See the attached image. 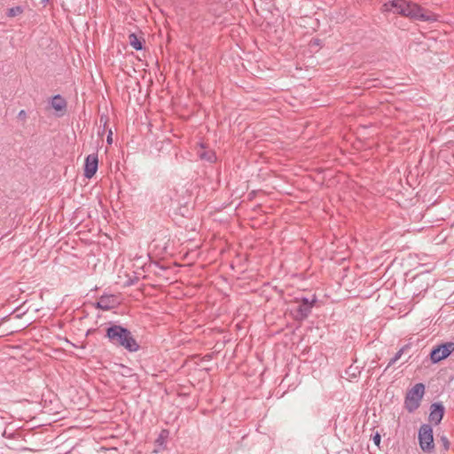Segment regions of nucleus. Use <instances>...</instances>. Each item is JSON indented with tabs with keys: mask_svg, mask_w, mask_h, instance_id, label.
Instances as JSON below:
<instances>
[{
	"mask_svg": "<svg viewBox=\"0 0 454 454\" xmlns=\"http://www.w3.org/2000/svg\"><path fill=\"white\" fill-rule=\"evenodd\" d=\"M105 337L113 346L122 348L131 353L137 352L140 348L131 332L121 325L108 326Z\"/></svg>",
	"mask_w": 454,
	"mask_h": 454,
	"instance_id": "nucleus-1",
	"label": "nucleus"
},
{
	"mask_svg": "<svg viewBox=\"0 0 454 454\" xmlns=\"http://www.w3.org/2000/svg\"><path fill=\"white\" fill-rule=\"evenodd\" d=\"M394 12L411 18H414L422 21H429L434 20L430 12L417 4L407 2L405 0H393L390 2Z\"/></svg>",
	"mask_w": 454,
	"mask_h": 454,
	"instance_id": "nucleus-2",
	"label": "nucleus"
},
{
	"mask_svg": "<svg viewBox=\"0 0 454 454\" xmlns=\"http://www.w3.org/2000/svg\"><path fill=\"white\" fill-rule=\"evenodd\" d=\"M424 393L423 383H417L408 390L404 398V407L409 412H413L419 407Z\"/></svg>",
	"mask_w": 454,
	"mask_h": 454,
	"instance_id": "nucleus-3",
	"label": "nucleus"
},
{
	"mask_svg": "<svg viewBox=\"0 0 454 454\" xmlns=\"http://www.w3.org/2000/svg\"><path fill=\"white\" fill-rule=\"evenodd\" d=\"M317 301V298L315 295L312 296V299H309L306 297L296 298V302L298 306L294 309L293 315L294 318L296 321H303L305 320L311 313L312 308Z\"/></svg>",
	"mask_w": 454,
	"mask_h": 454,
	"instance_id": "nucleus-4",
	"label": "nucleus"
},
{
	"mask_svg": "<svg viewBox=\"0 0 454 454\" xmlns=\"http://www.w3.org/2000/svg\"><path fill=\"white\" fill-rule=\"evenodd\" d=\"M418 437L419 446L424 452L432 453L434 450L433 429L430 425L423 424L419 429Z\"/></svg>",
	"mask_w": 454,
	"mask_h": 454,
	"instance_id": "nucleus-5",
	"label": "nucleus"
},
{
	"mask_svg": "<svg viewBox=\"0 0 454 454\" xmlns=\"http://www.w3.org/2000/svg\"><path fill=\"white\" fill-rule=\"evenodd\" d=\"M454 351V342L448 341L434 347L430 352V359L433 364L447 358Z\"/></svg>",
	"mask_w": 454,
	"mask_h": 454,
	"instance_id": "nucleus-6",
	"label": "nucleus"
},
{
	"mask_svg": "<svg viewBox=\"0 0 454 454\" xmlns=\"http://www.w3.org/2000/svg\"><path fill=\"white\" fill-rule=\"evenodd\" d=\"M120 304L116 296L114 294H102L96 302L95 307L104 311L116 308Z\"/></svg>",
	"mask_w": 454,
	"mask_h": 454,
	"instance_id": "nucleus-7",
	"label": "nucleus"
},
{
	"mask_svg": "<svg viewBox=\"0 0 454 454\" xmlns=\"http://www.w3.org/2000/svg\"><path fill=\"white\" fill-rule=\"evenodd\" d=\"M98 154H89L85 159L84 176L91 178L98 170Z\"/></svg>",
	"mask_w": 454,
	"mask_h": 454,
	"instance_id": "nucleus-8",
	"label": "nucleus"
},
{
	"mask_svg": "<svg viewBox=\"0 0 454 454\" xmlns=\"http://www.w3.org/2000/svg\"><path fill=\"white\" fill-rule=\"evenodd\" d=\"M444 406L442 403H434L430 406L429 420L434 425H438L444 415Z\"/></svg>",
	"mask_w": 454,
	"mask_h": 454,
	"instance_id": "nucleus-9",
	"label": "nucleus"
},
{
	"mask_svg": "<svg viewBox=\"0 0 454 454\" xmlns=\"http://www.w3.org/2000/svg\"><path fill=\"white\" fill-rule=\"evenodd\" d=\"M51 107L55 109L57 112L64 113L67 109V101L60 95H56L51 98ZM60 115H63L61 114Z\"/></svg>",
	"mask_w": 454,
	"mask_h": 454,
	"instance_id": "nucleus-10",
	"label": "nucleus"
},
{
	"mask_svg": "<svg viewBox=\"0 0 454 454\" xmlns=\"http://www.w3.org/2000/svg\"><path fill=\"white\" fill-rule=\"evenodd\" d=\"M198 155L200 160H206L210 163L215 162L216 160L215 152L210 151V150L207 151L204 149V147H202L201 151L198 152Z\"/></svg>",
	"mask_w": 454,
	"mask_h": 454,
	"instance_id": "nucleus-11",
	"label": "nucleus"
},
{
	"mask_svg": "<svg viewBox=\"0 0 454 454\" xmlns=\"http://www.w3.org/2000/svg\"><path fill=\"white\" fill-rule=\"evenodd\" d=\"M129 43L136 51L143 49L142 41L134 33L129 35Z\"/></svg>",
	"mask_w": 454,
	"mask_h": 454,
	"instance_id": "nucleus-12",
	"label": "nucleus"
},
{
	"mask_svg": "<svg viewBox=\"0 0 454 454\" xmlns=\"http://www.w3.org/2000/svg\"><path fill=\"white\" fill-rule=\"evenodd\" d=\"M23 12V8L21 6H15L8 9L7 16L8 17H16Z\"/></svg>",
	"mask_w": 454,
	"mask_h": 454,
	"instance_id": "nucleus-13",
	"label": "nucleus"
},
{
	"mask_svg": "<svg viewBox=\"0 0 454 454\" xmlns=\"http://www.w3.org/2000/svg\"><path fill=\"white\" fill-rule=\"evenodd\" d=\"M168 435V430H162L160 432V434H159L157 440H156V442L159 444V445H163Z\"/></svg>",
	"mask_w": 454,
	"mask_h": 454,
	"instance_id": "nucleus-14",
	"label": "nucleus"
},
{
	"mask_svg": "<svg viewBox=\"0 0 454 454\" xmlns=\"http://www.w3.org/2000/svg\"><path fill=\"white\" fill-rule=\"evenodd\" d=\"M410 348V345H404L403 348H401L396 353L395 355L394 356L395 357V359L399 360L401 358V356H403V354L404 353V351L406 349Z\"/></svg>",
	"mask_w": 454,
	"mask_h": 454,
	"instance_id": "nucleus-15",
	"label": "nucleus"
},
{
	"mask_svg": "<svg viewBox=\"0 0 454 454\" xmlns=\"http://www.w3.org/2000/svg\"><path fill=\"white\" fill-rule=\"evenodd\" d=\"M372 441L376 446L380 447L381 436L378 432L373 435Z\"/></svg>",
	"mask_w": 454,
	"mask_h": 454,
	"instance_id": "nucleus-16",
	"label": "nucleus"
},
{
	"mask_svg": "<svg viewBox=\"0 0 454 454\" xmlns=\"http://www.w3.org/2000/svg\"><path fill=\"white\" fill-rule=\"evenodd\" d=\"M441 441H442V445H443L444 450H449V448H450V442H449V441H448L447 437H446V436H442V437H441Z\"/></svg>",
	"mask_w": 454,
	"mask_h": 454,
	"instance_id": "nucleus-17",
	"label": "nucleus"
},
{
	"mask_svg": "<svg viewBox=\"0 0 454 454\" xmlns=\"http://www.w3.org/2000/svg\"><path fill=\"white\" fill-rule=\"evenodd\" d=\"M18 118L21 121H26L27 120V113L25 110H20L18 114Z\"/></svg>",
	"mask_w": 454,
	"mask_h": 454,
	"instance_id": "nucleus-18",
	"label": "nucleus"
},
{
	"mask_svg": "<svg viewBox=\"0 0 454 454\" xmlns=\"http://www.w3.org/2000/svg\"><path fill=\"white\" fill-rule=\"evenodd\" d=\"M396 361H397V359H395V356H393V357L390 359V361H389V363H388V364H387V368L385 369V371H387V368H389V367H390V366H392L394 364H395V363H396Z\"/></svg>",
	"mask_w": 454,
	"mask_h": 454,
	"instance_id": "nucleus-19",
	"label": "nucleus"
},
{
	"mask_svg": "<svg viewBox=\"0 0 454 454\" xmlns=\"http://www.w3.org/2000/svg\"><path fill=\"white\" fill-rule=\"evenodd\" d=\"M396 361H397V359H395V356H393V357L390 359V361H389V363H388V364H387V368L385 369V371H387V368H389V367H390V366H392L394 364H395V363H396Z\"/></svg>",
	"mask_w": 454,
	"mask_h": 454,
	"instance_id": "nucleus-20",
	"label": "nucleus"
},
{
	"mask_svg": "<svg viewBox=\"0 0 454 454\" xmlns=\"http://www.w3.org/2000/svg\"><path fill=\"white\" fill-rule=\"evenodd\" d=\"M112 135H113V133H112V131L110 130V131H109V133H108V135H107V143H108V144H111V143H112Z\"/></svg>",
	"mask_w": 454,
	"mask_h": 454,
	"instance_id": "nucleus-21",
	"label": "nucleus"
},
{
	"mask_svg": "<svg viewBox=\"0 0 454 454\" xmlns=\"http://www.w3.org/2000/svg\"><path fill=\"white\" fill-rule=\"evenodd\" d=\"M105 119V125L106 124V121H107V118L106 116H101L100 117V121H103V120Z\"/></svg>",
	"mask_w": 454,
	"mask_h": 454,
	"instance_id": "nucleus-22",
	"label": "nucleus"
},
{
	"mask_svg": "<svg viewBox=\"0 0 454 454\" xmlns=\"http://www.w3.org/2000/svg\"><path fill=\"white\" fill-rule=\"evenodd\" d=\"M2 435H4L5 434V430H4L3 432H1Z\"/></svg>",
	"mask_w": 454,
	"mask_h": 454,
	"instance_id": "nucleus-23",
	"label": "nucleus"
}]
</instances>
